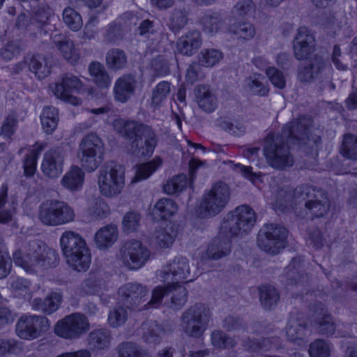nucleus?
<instances>
[{"instance_id":"ddd939ff","label":"nucleus","mask_w":357,"mask_h":357,"mask_svg":"<svg viewBox=\"0 0 357 357\" xmlns=\"http://www.w3.org/2000/svg\"><path fill=\"white\" fill-rule=\"evenodd\" d=\"M287 230L282 226L274 224L264 225L260 230L258 246L270 255H276L286 246Z\"/></svg>"},{"instance_id":"338daca9","label":"nucleus","mask_w":357,"mask_h":357,"mask_svg":"<svg viewBox=\"0 0 357 357\" xmlns=\"http://www.w3.org/2000/svg\"><path fill=\"white\" fill-rule=\"evenodd\" d=\"M311 191L314 192V189H312L308 186H302L296 188L294 191L293 202H300L301 200H305L306 197H309V194Z\"/></svg>"},{"instance_id":"f257e3e1","label":"nucleus","mask_w":357,"mask_h":357,"mask_svg":"<svg viewBox=\"0 0 357 357\" xmlns=\"http://www.w3.org/2000/svg\"><path fill=\"white\" fill-rule=\"evenodd\" d=\"M255 219V211L246 205L240 206L228 213L220 226V234L224 235L225 238L213 241L206 250V257L218 259L228 255L231 250L230 237L250 231Z\"/></svg>"},{"instance_id":"f8f14e48","label":"nucleus","mask_w":357,"mask_h":357,"mask_svg":"<svg viewBox=\"0 0 357 357\" xmlns=\"http://www.w3.org/2000/svg\"><path fill=\"white\" fill-rule=\"evenodd\" d=\"M211 313L204 304L190 307L183 314L181 326L186 335L198 337L202 335L210 321Z\"/></svg>"},{"instance_id":"4468645a","label":"nucleus","mask_w":357,"mask_h":357,"mask_svg":"<svg viewBox=\"0 0 357 357\" xmlns=\"http://www.w3.org/2000/svg\"><path fill=\"white\" fill-rule=\"evenodd\" d=\"M150 256V250L141 241L131 239L121 247L119 259L128 269L137 270L145 265Z\"/></svg>"},{"instance_id":"473e14b6","label":"nucleus","mask_w":357,"mask_h":357,"mask_svg":"<svg viewBox=\"0 0 357 357\" xmlns=\"http://www.w3.org/2000/svg\"><path fill=\"white\" fill-rule=\"evenodd\" d=\"M119 357H148L139 352L137 347L132 343H124L119 349ZM159 357H172V351L164 349L159 353Z\"/></svg>"},{"instance_id":"c9c22d12","label":"nucleus","mask_w":357,"mask_h":357,"mask_svg":"<svg viewBox=\"0 0 357 357\" xmlns=\"http://www.w3.org/2000/svg\"><path fill=\"white\" fill-rule=\"evenodd\" d=\"M141 215L134 211L125 213L122 218L121 229L124 233L130 234L137 231L140 226Z\"/></svg>"},{"instance_id":"72a5a7b5","label":"nucleus","mask_w":357,"mask_h":357,"mask_svg":"<svg viewBox=\"0 0 357 357\" xmlns=\"http://www.w3.org/2000/svg\"><path fill=\"white\" fill-rule=\"evenodd\" d=\"M229 30L237 38L243 40H250L255 35V28L248 22H241L231 24Z\"/></svg>"},{"instance_id":"39448f33","label":"nucleus","mask_w":357,"mask_h":357,"mask_svg":"<svg viewBox=\"0 0 357 357\" xmlns=\"http://www.w3.org/2000/svg\"><path fill=\"white\" fill-rule=\"evenodd\" d=\"M115 130L132 140L136 154L143 157L153 155L158 144L155 132L149 127L135 121L117 119L114 123Z\"/></svg>"},{"instance_id":"3c124183","label":"nucleus","mask_w":357,"mask_h":357,"mask_svg":"<svg viewBox=\"0 0 357 357\" xmlns=\"http://www.w3.org/2000/svg\"><path fill=\"white\" fill-rule=\"evenodd\" d=\"M54 16V11L49 5L44 4L38 7L35 11L34 20L40 24H47Z\"/></svg>"},{"instance_id":"49530a36","label":"nucleus","mask_w":357,"mask_h":357,"mask_svg":"<svg viewBox=\"0 0 357 357\" xmlns=\"http://www.w3.org/2000/svg\"><path fill=\"white\" fill-rule=\"evenodd\" d=\"M222 58V53L214 49L206 50L202 53L199 61L206 67L214 66Z\"/></svg>"},{"instance_id":"f03ea898","label":"nucleus","mask_w":357,"mask_h":357,"mask_svg":"<svg viewBox=\"0 0 357 357\" xmlns=\"http://www.w3.org/2000/svg\"><path fill=\"white\" fill-rule=\"evenodd\" d=\"M190 274L189 264L185 258L179 257L170 264L164 271L160 273V280L164 286L155 287L152 292V297L148 305L156 307L163 296L167 295L173 289L174 291L172 298V307L178 309L186 301V290L178 284L187 279Z\"/></svg>"},{"instance_id":"8fccbe9b","label":"nucleus","mask_w":357,"mask_h":357,"mask_svg":"<svg viewBox=\"0 0 357 357\" xmlns=\"http://www.w3.org/2000/svg\"><path fill=\"white\" fill-rule=\"evenodd\" d=\"M126 311L122 307H116L108 315V323L112 327H118L126 319Z\"/></svg>"},{"instance_id":"423d86ee","label":"nucleus","mask_w":357,"mask_h":357,"mask_svg":"<svg viewBox=\"0 0 357 357\" xmlns=\"http://www.w3.org/2000/svg\"><path fill=\"white\" fill-rule=\"evenodd\" d=\"M60 246L68 266L77 271H86L91 261V252L84 238L68 230L60 237Z\"/></svg>"},{"instance_id":"f3484780","label":"nucleus","mask_w":357,"mask_h":357,"mask_svg":"<svg viewBox=\"0 0 357 357\" xmlns=\"http://www.w3.org/2000/svg\"><path fill=\"white\" fill-rule=\"evenodd\" d=\"M63 156L59 150L50 149L44 154L40 169L45 176L55 179L63 173Z\"/></svg>"},{"instance_id":"864d4df0","label":"nucleus","mask_w":357,"mask_h":357,"mask_svg":"<svg viewBox=\"0 0 357 357\" xmlns=\"http://www.w3.org/2000/svg\"><path fill=\"white\" fill-rule=\"evenodd\" d=\"M17 120L14 115H9L4 120L1 126V136L5 139L10 138L15 132Z\"/></svg>"},{"instance_id":"a18cd8bd","label":"nucleus","mask_w":357,"mask_h":357,"mask_svg":"<svg viewBox=\"0 0 357 357\" xmlns=\"http://www.w3.org/2000/svg\"><path fill=\"white\" fill-rule=\"evenodd\" d=\"M263 79L264 77L261 75L256 74L248 79L246 84L252 93L260 96H264L268 93L267 87L261 82Z\"/></svg>"},{"instance_id":"e433bc0d","label":"nucleus","mask_w":357,"mask_h":357,"mask_svg":"<svg viewBox=\"0 0 357 357\" xmlns=\"http://www.w3.org/2000/svg\"><path fill=\"white\" fill-rule=\"evenodd\" d=\"M106 63L109 68L119 70L126 63V57L124 52L119 49H112L106 54Z\"/></svg>"},{"instance_id":"bf43d9fd","label":"nucleus","mask_w":357,"mask_h":357,"mask_svg":"<svg viewBox=\"0 0 357 357\" xmlns=\"http://www.w3.org/2000/svg\"><path fill=\"white\" fill-rule=\"evenodd\" d=\"M11 268V259L7 250L0 251V278L8 274Z\"/></svg>"},{"instance_id":"774afa93","label":"nucleus","mask_w":357,"mask_h":357,"mask_svg":"<svg viewBox=\"0 0 357 357\" xmlns=\"http://www.w3.org/2000/svg\"><path fill=\"white\" fill-rule=\"evenodd\" d=\"M235 169L239 172L242 175L247 179L250 180L252 183H255V180L257 178V175L252 172V168L250 167H245L241 164H236L235 165Z\"/></svg>"},{"instance_id":"412c9836","label":"nucleus","mask_w":357,"mask_h":357,"mask_svg":"<svg viewBox=\"0 0 357 357\" xmlns=\"http://www.w3.org/2000/svg\"><path fill=\"white\" fill-rule=\"evenodd\" d=\"M178 234V227L170 224L166 227L160 228L154 231L151 236V243L160 248L171 247Z\"/></svg>"},{"instance_id":"393cba45","label":"nucleus","mask_w":357,"mask_h":357,"mask_svg":"<svg viewBox=\"0 0 357 357\" xmlns=\"http://www.w3.org/2000/svg\"><path fill=\"white\" fill-rule=\"evenodd\" d=\"M135 89L134 78L130 75L120 77L115 83L114 91L115 99L119 102H126L132 95Z\"/></svg>"},{"instance_id":"a211bd4d","label":"nucleus","mask_w":357,"mask_h":357,"mask_svg":"<svg viewBox=\"0 0 357 357\" xmlns=\"http://www.w3.org/2000/svg\"><path fill=\"white\" fill-rule=\"evenodd\" d=\"M200 161L192 159L189 162L190 177L185 174H179L169 179L164 185L163 189L168 195H178L190 187L192 182L194 172L201 166Z\"/></svg>"},{"instance_id":"20e7f679","label":"nucleus","mask_w":357,"mask_h":357,"mask_svg":"<svg viewBox=\"0 0 357 357\" xmlns=\"http://www.w3.org/2000/svg\"><path fill=\"white\" fill-rule=\"evenodd\" d=\"M310 123V120L309 119L301 117L287 124L282 130V139L277 138V142L274 146L268 144L265 146V156L273 167L284 169L293 165L294 160L291 155H289L288 149L282 146H279V142H282L285 139L286 143H291L294 139H300L301 135H305Z\"/></svg>"},{"instance_id":"6e6d98bb","label":"nucleus","mask_w":357,"mask_h":357,"mask_svg":"<svg viewBox=\"0 0 357 357\" xmlns=\"http://www.w3.org/2000/svg\"><path fill=\"white\" fill-rule=\"evenodd\" d=\"M212 344L217 348H226L233 347L234 342L231 338H227L225 334L220 331H214L211 334Z\"/></svg>"},{"instance_id":"0eeeda50","label":"nucleus","mask_w":357,"mask_h":357,"mask_svg":"<svg viewBox=\"0 0 357 357\" xmlns=\"http://www.w3.org/2000/svg\"><path fill=\"white\" fill-rule=\"evenodd\" d=\"M126 183L125 167L119 163L110 162L98 171L97 184L101 195L112 198L119 195Z\"/></svg>"},{"instance_id":"a19ab883","label":"nucleus","mask_w":357,"mask_h":357,"mask_svg":"<svg viewBox=\"0 0 357 357\" xmlns=\"http://www.w3.org/2000/svg\"><path fill=\"white\" fill-rule=\"evenodd\" d=\"M188 22V12L185 8H176L172 13L169 17V27L174 32L184 27Z\"/></svg>"},{"instance_id":"e2e57ef3","label":"nucleus","mask_w":357,"mask_h":357,"mask_svg":"<svg viewBox=\"0 0 357 357\" xmlns=\"http://www.w3.org/2000/svg\"><path fill=\"white\" fill-rule=\"evenodd\" d=\"M202 43L200 32L192 31L188 32L181 40L180 45H196Z\"/></svg>"},{"instance_id":"09e8293b","label":"nucleus","mask_w":357,"mask_h":357,"mask_svg":"<svg viewBox=\"0 0 357 357\" xmlns=\"http://www.w3.org/2000/svg\"><path fill=\"white\" fill-rule=\"evenodd\" d=\"M305 207L314 216L321 217L328 209V201L326 198H324L321 202L309 201L305 204Z\"/></svg>"},{"instance_id":"7ed1b4c3","label":"nucleus","mask_w":357,"mask_h":357,"mask_svg":"<svg viewBox=\"0 0 357 357\" xmlns=\"http://www.w3.org/2000/svg\"><path fill=\"white\" fill-rule=\"evenodd\" d=\"M15 264L27 273H38L55 265L58 255L40 241H31L13 253Z\"/></svg>"},{"instance_id":"9d476101","label":"nucleus","mask_w":357,"mask_h":357,"mask_svg":"<svg viewBox=\"0 0 357 357\" xmlns=\"http://www.w3.org/2000/svg\"><path fill=\"white\" fill-rule=\"evenodd\" d=\"M104 155V144L96 134L89 133L83 137L79 146L78 157L85 170L97 169L103 161Z\"/></svg>"},{"instance_id":"052dcab7","label":"nucleus","mask_w":357,"mask_h":357,"mask_svg":"<svg viewBox=\"0 0 357 357\" xmlns=\"http://www.w3.org/2000/svg\"><path fill=\"white\" fill-rule=\"evenodd\" d=\"M60 52L63 57L69 62L73 63L78 61L79 54L75 46H59Z\"/></svg>"},{"instance_id":"0e129e2a","label":"nucleus","mask_w":357,"mask_h":357,"mask_svg":"<svg viewBox=\"0 0 357 357\" xmlns=\"http://www.w3.org/2000/svg\"><path fill=\"white\" fill-rule=\"evenodd\" d=\"M16 342L14 340L0 339V356L15 351Z\"/></svg>"},{"instance_id":"58836bf2","label":"nucleus","mask_w":357,"mask_h":357,"mask_svg":"<svg viewBox=\"0 0 357 357\" xmlns=\"http://www.w3.org/2000/svg\"><path fill=\"white\" fill-rule=\"evenodd\" d=\"M341 153L347 158L357 160V137L350 134L345 135Z\"/></svg>"},{"instance_id":"bb28decb","label":"nucleus","mask_w":357,"mask_h":357,"mask_svg":"<svg viewBox=\"0 0 357 357\" xmlns=\"http://www.w3.org/2000/svg\"><path fill=\"white\" fill-rule=\"evenodd\" d=\"M199 107L206 112H213L218 105L217 98L205 86H199L195 91Z\"/></svg>"},{"instance_id":"9b49d317","label":"nucleus","mask_w":357,"mask_h":357,"mask_svg":"<svg viewBox=\"0 0 357 357\" xmlns=\"http://www.w3.org/2000/svg\"><path fill=\"white\" fill-rule=\"evenodd\" d=\"M53 94L59 99L72 105H79L82 100L78 95H84L86 89L79 78L66 75L58 79L50 86Z\"/></svg>"},{"instance_id":"2eb2a0df","label":"nucleus","mask_w":357,"mask_h":357,"mask_svg":"<svg viewBox=\"0 0 357 357\" xmlns=\"http://www.w3.org/2000/svg\"><path fill=\"white\" fill-rule=\"evenodd\" d=\"M90 325L87 318L79 313H73L59 321L54 326L55 334L66 340L79 338L86 333Z\"/></svg>"},{"instance_id":"b1692460","label":"nucleus","mask_w":357,"mask_h":357,"mask_svg":"<svg viewBox=\"0 0 357 357\" xmlns=\"http://www.w3.org/2000/svg\"><path fill=\"white\" fill-rule=\"evenodd\" d=\"M45 142H38L28 150V153L23 162L24 174L26 177L32 176L37 169L38 155L45 149Z\"/></svg>"},{"instance_id":"5701e85b","label":"nucleus","mask_w":357,"mask_h":357,"mask_svg":"<svg viewBox=\"0 0 357 357\" xmlns=\"http://www.w3.org/2000/svg\"><path fill=\"white\" fill-rule=\"evenodd\" d=\"M105 282L94 274H90L87 279L82 282L78 289V294L84 296L86 295H96L101 297L107 291Z\"/></svg>"},{"instance_id":"7c9ffc66","label":"nucleus","mask_w":357,"mask_h":357,"mask_svg":"<svg viewBox=\"0 0 357 357\" xmlns=\"http://www.w3.org/2000/svg\"><path fill=\"white\" fill-rule=\"evenodd\" d=\"M29 68L38 79H43L50 73V66L47 59L43 55H33L28 60Z\"/></svg>"},{"instance_id":"69168bd1","label":"nucleus","mask_w":357,"mask_h":357,"mask_svg":"<svg viewBox=\"0 0 357 357\" xmlns=\"http://www.w3.org/2000/svg\"><path fill=\"white\" fill-rule=\"evenodd\" d=\"M107 204L101 199L96 202L95 206L90 208V212L96 218H101L106 213Z\"/></svg>"},{"instance_id":"4c0bfd02","label":"nucleus","mask_w":357,"mask_h":357,"mask_svg":"<svg viewBox=\"0 0 357 357\" xmlns=\"http://www.w3.org/2000/svg\"><path fill=\"white\" fill-rule=\"evenodd\" d=\"M63 20L66 25L74 31L79 30L83 24L81 15L70 7L63 10Z\"/></svg>"},{"instance_id":"1a4fd4ad","label":"nucleus","mask_w":357,"mask_h":357,"mask_svg":"<svg viewBox=\"0 0 357 357\" xmlns=\"http://www.w3.org/2000/svg\"><path fill=\"white\" fill-rule=\"evenodd\" d=\"M75 216L73 208L67 203L59 200L43 202L38 208L39 220L48 226H59L71 222Z\"/></svg>"},{"instance_id":"13d9d810","label":"nucleus","mask_w":357,"mask_h":357,"mask_svg":"<svg viewBox=\"0 0 357 357\" xmlns=\"http://www.w3.org/2000/svg\"><path fill=\"white\" fill-rule=\"evenodd\" d=\"M278 347L277 344V340H264L262 343H256L254 342L251 345L248 346V349L252 351H259L261 352H265L268 350H276Z\"/></svg>"},{"instance_id":"a878e982","label":"nucleus","mask_w":357,"mask_h":357,"mask_svg":"<svg viewBox=\"0 0 357 357\" xmlns=\"http://www.w3.org/2000/svg\"><path fill=\"white\" fill-rule=\"evenodd\" d=\"M162 158L156 155L151 160L139 164L136 167L135 175L131 182L135 183L147 179L162 167Z\"/></svg>"},{"instance_id":"de8ad7c7","label":"nucleus","mask_w":357,"mask_h":357,"mask_svg":"<svg viewBox=\"0 0 357 357\" xmlns=\"http://www.w3.org/2000/svg\"><path fill=\"white\" fill-rule=\"evenodd\" d=\"M305 331V328L301 326L297 319H291L287 326L286 334L288 339L291 341L301 338Z\"/></svg>"},{"instance_id":"c756f323","label":"nucleus","mask_w":357,"mask_h":357,"mask_svg":"<svg viewBox=\"0 0 357 357\" xmlns=\"http://www.w3.org/2000/svg\"><path fill=\"white\" fill-rule=\"evenodd\" d=\"M89 73L95 84L102 89H107L112 79L102 64L99 62H91L89 66Z\"/></svg>"},{"instance_id":"ea45409f","label":"nucleus","mask_w":357,"mask_h":357,"mask_svg":"<svg viewBox=\"0 0 357 357\" xmlns=\"http://www.w3.org/2000/svg\"><path fill=\"white\" fill-rule=\"evenodd\" d=\"M109 340V334L105 330H97L90 333L89 344L95 349H102L108 347Z\"/></svg>"},{"instance_id":"2f4dec72","label":"nucleus","mask_w":357,"mask_h":357,"mask_svg":"<svg viewBox=\"0 0 357 357\" xmlns=\"http://www.w3.org/2000/svg\"><path fill=\"white\" fill-rule=\"evenodd\" d=\"M42 128L46 134H52L57 127L59 112L54 107H46L40 114Z\"/></svg>"},{"instance_id":"5fc2aeb1","label":"nucleus","mask_w":357,"mask_h":357,"mask_svg":"<svg viewBox=\"0 0 357 357\" xmlns=\"http://www.w3.org/2000/svg\"><path fill=\"white\" fill-rule=\"evenodd\" d=\"M314 42V34L306 27H301L294 39V45H311Z\"/></svg>"},{"instance_id":"dca6fc26","label":"nucleus","mask_w":357,"mask_h":357,"mask_svg":"<svg viewBox=\"0 0 357 357\" xmlns=\"http://www.w3.org/2000/svg\"><path fill=\"white\" fill-rule=\"evenodd\" d=\"M50 326L48 319L37 315H25L20 317L16 325V333L24 340H33L40 336Z\"/></svg>"},{"instance_id":"37998d69","label":"nucleus","mask_w":357,"mask_h":357,"mask_svg":"<svg viewBox=\"0 0 357 357\" xmlns=\"http://www.w3.org/2000/svg\"><path fill=\"white\" fill-rule=\"evenodd\" d=\"M330 345L321 340L312 343L309 349L310 357H330Z\"/></svg>"},{"instance_id":"aec40b11","label":"nucleus","mask_w":357,"mask_h":357,"mask_svg":"<svg viewBox=\"0 0 357 357\" xmlns=\"http://www.w3.org/2000/svg\"><path fill=\"white\" fill-rule=\"evenodd\" d=\"M119 238L118 227L114 224H108L100 227L95 234L94 242L100 250L111 248Z\"/></svg>"},{"instance_id":"f704fd0d","label":"nucleus","mask_w":357,"mask_h":357,"mask_svg":"<svg viewBox=\"0 0 357 357\" xmlns=\"http://www.w3.org/2000/svg\"><path fill=\"white\" fill-rule=\"evenodd\" d=\"M259 296L262 305L267 309L275 306L279 299L278 291L271 285L261 286L259 288Z\"/></svg>"},{"instance_id":"79ce46f5","label":"nucleus","mask_w":357,"mask_h":357,"mask_svg":"<svg viewBox=\"0 0 357 357\" xmlns=\"http://www.w3.org/2000/svg\"><path fill=\"white\" fill-rule=\"evenodd\" d=\"M255 7L252 1L245 0L238 2L231 11V17L234 20H238L241 18L250 15L254 11Z\"/></svg>"},{"instance_id":"cd10ccee","label":"nucleus","mask_w":357,"mask_h":357,"mask_svg":"<svg viewBox=\"0 0 357 357\" xmlns=\"http://www.w3.org/2000/svg\"><path fill=\"white\" fill-rule=\"evenodd\" d=\"M62 296L59 292H53L47 296L44 301L35 298L31 303L32 308L47 314L56 311L61 303Z\"/></svg>"},{"instance_id":"6ab92c4d","label":"nucleus","mask_w":357,"mask_h":357,"mask_svg":"<svg viewBox=\"0 0 357 357\" xmlns=\"http://www.w3.org/2000/svg\"><path fill=\"white\" fill-rule=\"evenodd\" d=\"M84 181L83 169L77 165H72L61 178L60 184L64 189L74 192L82 189Z\"/></svg>"},{"instance_id":"4d7b16f0","label":"nucleus","mask_w":357,"mask_h":357,"mask_svg":"<svg viewBox=\"0 0 357 357\" xmlns=\"http://www.w3.org/2000/svg\"><path fill=\"white\" fill-rule=\"evenodd\" d=\"M266 73L275 86L279 89L285 86V79L280 71L275 68H268L266 69Z\"/></svg>"},{"instance_id":"6e6552de","label":"nucleus","mask_w":357,"mask_h":357,"mask_svg":"<svg viewBox=\"0 0 357 357\" xmlns=\"http://www.w3.org/2000/svg\"><path fill=\"white\" fill-rule=\"evenodd\" d=\"M229 197L230 190L227 184L222 182L215 183L204 194L197 210L199 215L206 218L217 215L227 206Z\"/></svg>"},{"instance_id":"4be33fe9","label":"nucleus","mask_w":357,"mask_h":357,"mask_svg":"<svg viewBox=\"0 0 357 357\" xmlns=\"http://www.w3.org/2000/svg\"><path fill=\"white\" fill-rule=\"evenodd\" d=\"M178 211L176 203L167 198L157 201L151 211V216L154 220L169 221Z\"/></svg>"},{"instance_id":"c85d7f7f","label":"nucleus","mask_w":357,"mask_h":357,"mask_svg":"<svg viewBox=\"0 0 357 357\" xmlns=\"http://www.w3.org/2000/svg\"><path fill=\"white\" fill-rule=\"evenodd\" d=\"M147 294V290L138 284H127L119 290V294L127 305H131L132 301L135 303L139 302Z\"/></svg>"},{"instance_id":"680f3d73","label":"nucleus","mask_w":357,"mask_h":357,"mask_svg":"<svg viewBox=\"0 0 357 357\" xmlns=\"http://www.w3.org/2000/svg\"><path fill=\"white\" fill-rule=\"evenodd\" d=\"M318 328L320 333L324 334H333L335 331V324L331 321V317L328 315L324 316L322 320L318 323Z\"/></svg>"},{"instance_id":"603ef678","label":"nucleus","mask_w":357,"mask_h":357,"mask_svg":"<svg viewBox=\"0 0 357 357\" xmlns=\"http://www.w3.org/2000/svg\"><path fill=\"white\" fill-rule=\"evenodd\" d=\"M170 92L169 84L167 82H161L156 86L153 93V102L158 105L162 102Z\"/></svg>"},{"instance_id":"c03bdc74","label":"nucleus","mask_w":357,"mask_h":357,"mask_svg":"<svg viewBox=\"0 0 357 357\" xmlns=\"http://www.w3.org/2000/svg\"><path fill=\"white\" fill-rule=\"evenodd\" d=\"M223 25L222 17L214 13L213 15H208L204 17V26L206 31L211 33L218 32Z\"/></svg>"}]
</instances>
